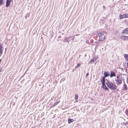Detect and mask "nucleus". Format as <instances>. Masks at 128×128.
Segmentation results:
<instances>
[{
	"label": "nucleus",
	"mask_w": 128,
	"mask_h": 128,
	"mask_svg": "<svg viewBox=\"0 0 128 128\" xmlns=\"http://www.w3.org/2000/svg\"><path fill=\"white\" fill-rule=\"evenodd\" d=\"M106 84L107 86L111 90H114L116 89L117 86L113 83L111 82L108 81L106 83Z\"/></svg>",
	"instance_id": "nucleus-1"
},
{
	"label": "nucleus",
	"mask_w": 128,
	"mask_h": 128,
	"mask_svg": "<svg viewBox=\"0 0 128 128\" xmlns=\"http://www.w3.org/2000/svg\"><path fill=\"white\" fill-rule=\"evenodd\" d=\"M106 34V32H104L98 33V35L99 38L98 41L100 42L103 41L105 39V36Z\"/></svg>",
	"instance_id": "nucleus-2"
},
{
	"label": "nucleus",
	"mask_w": 128,
	"mask_h": 128,
	"mask_svg": "<svg viewBox=\"0 0 128 128\" xmlns=\"http://www.w3.org/2000/svg\"><path fill=\"white\" fill-rule=\"evenodd\" d=\"M115 81L116 84L117 85H119L122 83V78L120 76H118L116 78H115Z\"/></svg>",
	"instance_id": "nucleus-3"
},
{
	"label": "nucleus",
	"mask_w": 128,
	"mask_h": 128,
	"mask_svg": "<svg viewBox=\"0 0 128 128\" xmlns=\"http://www.w3.org/2000/svg\"><path fill=\"white\" fill-rule=\"evenodd\" d=\"M3 50L4 48L2 46V44H0V56L2 55Z\"/></svg>",
	"instance_id": "nucleus-4"
},
{
	"label": "nucleus",
	"mask_w": 128,
	"mask_h": 128,
	"mask_svg": "<svg viewBox=\"0 0 128 128\" xmlns=\"http://www.w3.org/2000/svg\"><path fill=\"white\" fill-rule=\"evenodd\" d=\"M120 38L124 40H128V36H121L120 37Z\"/></svg>",
	"instance_id": "nucleus-5"
},
{
	"label": "nucleus",
	"mask_w": 128,
	"mask_h": 128,
	"mask_svg": "<svg viewBox=\"0 0 128 128\" xmlns=\"http://www.w3.org/2000/svg\"><path fill=\"white\" fill-rule=\"evenodd\" d=\"M122 33H125L126 34H128V28H125L123 31Z\"/></svg>",
	"instance_id": "nucleus-6"
},
{
	"label": "nucleus",
	"mask_w": 128,
	"mask_h": 128,
	"mask_svg": "<svg viewBox=\"0 0 128 128\" xmlns=\"http://www.w3.org/2000/svg\"><path fill=\"white\" fill-rule=\"evenodd\" d=\"M110 74L109 73H108L107 72L105 71L104 72V76L103 77H104L105 78V77L108 76H109Z\"/></svg>",
	"instance_id": "nucleus-7"
},
{
	"label": "nucleus",
	"mask_w": 128,
	"mask_h": 128,
	"mask_svg": "<svg viewBox=\"0 0 128 128\" xmlns=\"http://www.w3.org/2000/svg\"><path fill=\"white\" fill-rule=\"evenodd\" d=\"M115 76V74L113 72L111 71L110 72V77H112V76Z\"/></svg>",
	"instance_id": "nucleus-8"
},
{
	"label": "nucleus",
	"mask_w": 128,
	"mask_h": 128,
	"mask_svg": "<svg viewBox=\"0 0 128 128\" xmlns=\"http://www.w3.org/2000/svg\"><path fill=\"white\" fill-rule=\"evenodd\" d=\"M100 82L101 83H105V78L103 77H102L101 79Z\"/></svg>",
	"instance_id": "nucleus-9"
},
{
	"label": "nucleus",
	"mask_w": 128,
	"mask_h": 128,
	"mask_svg": "<svg viewBox=\"0 0 128 128\" xmlns=\"http://www.w3.org/2000/svg\"><path fill=\"white\" fill-rule=\"evenodd\" d=\"M74 120L73 119H71L70 118L68 119V122L69 123H70L72 122H74Z\"/></svg>",
	"instance_id": "nucleus-10"
},
{
	"label": "nucleus",
	"mask_w": 128,
	"mask_h": 128,
	"mask_svg": "<svg viewBox=\"0 0 128 128\" xmlns=\"http://www.w3.org/2000/svg\"><path fill=\"white\" fill-rule=\"evenodd\" d=\"M124 57L126 60L128 61V55L126 54H124Z\"/></svg>",
	"instance_id": "nucleus-11"
},
{
	"label": "nucleus",
	"mask_w": 128,
	"mask_h": 128,
	"mask_svg": "<svg viewBox=\"0 0 128 128\" xmlns=\"http://www.w3.org/2000/svg\"><path fill=\"white\" fill-rule=\"evenodd\" d=\"M96 60V58H93L90 60V61L89 62V63H92Z\"/></svg>",
	"instance_id": "nucleus-12"
},
{
	"label": "nucleus",
	"mask_w": 128,
	"mask_h": 128,
	"mask_svg": "<svg viewBox=\"0 0 128 128\" xmlns=\"http://www.w3.org/2000/svg\"><path fill=\"white\" fill-rule=\"evenodd\" d=\"M102 88L104 90H108V88L106 87V85L102 87Z\"/></svg>",
	"instance_id": "nucleus-13"
},
{
	"label": "nucleus",
	"mask_w": 128,
	"mask_h": 128,
	"mask_svg": "<svg viewBox=\"0 0 128 128\" xmlns=\"http://www.w3.org/2000/svg\"><path fill=\"white\" fill-rule=\"evenodd\" d=\"M75 97H74V99L75 100H76V101H77V100L78 99V96L77 94H75Z\"/></svg>",
	"instance_id": "nucleus-14"
},
{
	"label": "nucleus",
	"mask_w": 128,
	"mask_h": 128,
	"mask_svg": "<svg viewBox=\"0 0 128 128\" xmlns=\"http://www.w3.org/2000/svg\"><path fill=\"white\" fill-rule=\"evenodd\" d=\"M120 19L125 18L124 14L123 15L120 14Z\"/></svg>",
	"instance_id": "nucleus-15"
},
{
	"label": "nucleus",
	"mask_w": 128,
	"mask_h": 128,
	"mask_svg": "<svg viewBox=\"0 0 128 128\" xmlns=\"http://www.w3.org/2000/svg\"><path fill=\"white\" fill-rule=\"evenodd\" d=\"M60 101H58L57 102L55 103H54L53 105V106L54 107L56 105L60 102Z\"/></svg>",
	"instance_id": "nucleus-16"
},
{
	"label": "nucleus",
	"mask_w": 128,
	"mask_h": 128,
	"mask_svg": "<svg viewBox=\"0 0 128 128\" xmlns=\"http://www.w3.org/2000/svg\"><path fill=\"white\" fill-rule=\"evenodd\" d=\"M80 64L79 63L77 65L75 66V68H76L79 67L80 66Z\"/></svg>",
	"instance_id": "nucleus-17"
},
{
	"label": "nucleus",
	"mask_w": 128,
	"mask_h": 128,
	"mask_svg": "<svg viewBox=\"0 0 128 128\" xmlns=\"http://www.w3.org/2000/svg\"><path fill=\"white\" fill-rule=\"evenodd\" d=\"M125 18H126L128 17V14H124Z\"/></svg>",
	"instance_id": "nucleus-18"
},
{
	"label": "nucleus",
	"mask_w": 128,
	"mask_h": 128,
	"mask_svg": "<svg viewBox=\"0 0 128 128\" xmlns=\"http://www.w3.org/2000/svg\"><path fill=\"white\" fill-rule=\"evenodd\" d=\"M3 4V0H0V5H2Z\"/></svg>",
	"instance_id": "nucleus-19"
},
{
	"label": "nucleus",
	"mask_w": 128,
	"mask_h": 128,
	"mask_svg": "<svg viewBox=\"0 0 128 128\" xmlns=\"http://www.w3.org/2000/svg\"><path fill=\"white\" fill-rule=\"evenodd\" d=\"M124 90H126L127 88L125 84H124Z\"/></svg>",
	"instance_id": "nucleus-20"
},
{
	"label": "nucleus",
	"mask_w": 128,
	"mask_h": 128,
	"mask_svg": "<svg viewBox=\"0 0 128 128\" xmlns=\"http://www.w3.org/2000/svg\"><path fill=\"white\" fill-rule=\"evenodd\" d=\"M102 87L103 86H104L106 85L105 84V83H102Z\"/></svg>",
	"instance_id": "nucleus-21"
},
{
	"label": "nucleus",
	"mask_w": 128,
	"mask_h": 128,
	"mask_svg": "<svg viewBox=\"0 0 128 128\" xmlns=\"http://www.w3.org/2000/svg\"><path fill=\"white\" fill-rule=\"evenodd\" d=\"M86 43H87V44H90L88 40H86Z\"/></svg>",
	"instance_id": "nucleus-22"
},
{
	"label": "nucleus",
	"mask_w": 128,
	"mask_h": 128,
	"mask_svg": "<svg viewBox=\"0 0 128 128\" xmlns=\"http://www.w3.org/2000/svg\"><path fill=\"white\" fill-rule=\"evenodd\" d=\"M89 75V74L88 73H87L86 74V78L87 76H88Z\"/></svg>",
	"instance_id": "nucleus-23"
},
{
	"label": "nucleus",
	"mask_w": 128,
	"mask_h": 128,
	"mask_svg": "<svg viewBox=\"0 0 128 128\" xmlns=\"http://www.w3.org/2000/svg\"><path fill=\"white\" fill-rule=\"evenodd\" d=\"M2 71V70L1 69H0V72H1Z\"/></svg>",
	"instance_id": "nucleus-24"
},
{
	"label": "nucleus",
	"mask_w": 128,
	"mask_h": 128,
	"mask_svg": "<svg viewBox=\"0 0 128 128\" xmlns=\"http://www.w3.org/2000/svg\"><path fill=\"white\" fill-rule=\"evenodd\" d=\"M127 65H128V62H127Z\"/></svg>",
	"instance_id": "nucleus-25"
},
{
	"label": "nucleus",
	"mask_w": 128,
	"mask_h": 128,
	"mask_svg": "<svg viewBox=\"0 0 128 128\" xmlns=\"http://www.w3.org/2000/svg\"><path fill=\"white\" fill-rule=\"evenodd\" d=\"M32 128H34V127H32Z\"/></svg>",
	"instance_id": "nucleus-26"
},
{
	"label": "nucleus",
	"mask_w": 128,
	"mask_h": 128,
	"mask_svg": "<svg viewBox=\"0 0 128 128\" xmlns=\"http://www.w3.org/2000/svg\"><path fill=\"white\" fill-rule=\"evenodd\" d=\"M40 0V1L41 0Z\"/></svg>",
	"instance_id": "nucleus-27"
}]
</instances>
